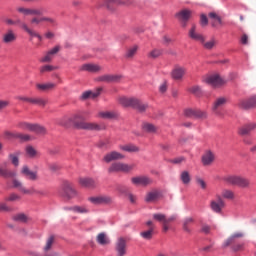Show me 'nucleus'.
<instances>
[{"instance_id": "obj_1", "label": "nucleus", "mask_w": 256, "mask_h": 256, "mask_svg": "<svg viewBox=\"0 0 256 256\" xmlns=\"http://www.w3.org/2000/svg\"><path fill=\"white\" fill-rule=\"evenodd\" d=\"M69 121L73 123L76 129H83L84 131H101V125L95 122H85V118L80 112L73 114L69 118Z\"/></svg>"}, {"instance_id": "obj_2", "label": "nucleus", "mask_w": 256, "mask_h": 256, "mask_svg": "<svg viewBox=\"0 0 256 256\" xmlns=\"http://www.w3.org/2000/svg\"><path fill=\"white\" fill-rule=\"evenodd\" d=\"M222 181H224L226 185L240 187V189H247L251 185V181H249L248 178L239 175H226L222 178Z\"/></svg>"}, {"instance_id": "obj_3", "label": "nucleus", "mask_w": 256, "mask_h": 256, "mask_svg": "<svg viewBox=\"0 0 256 256\" xmlns=\"http://www.w3.org/2000/svg\"><path fill=\"white\" fill-rule=\"evenodd\" d=\"M61 195L64 199H67V201H71V199H75V197L79 195V192H77L73 183L64 181L61 186Z\"/></svg>"}, {"instance_id": "obj_4", "label": "nucleus", "mask_w": 256, "mask_h": 256, "mask_svg": "<svg viewBox=\"0 0 256 256\" xmlns=\"http://www.w3.org/2000/svg\"><path fill=\"white\" fill-rule=\"evenodd\" d=\"M18 126L20 129H23L24 131H30L31 133H36V135H45V133H47V129L40 124L21 122Z\"/></svg>"}, {"instance_id": "obj_5", "label": "nucleus", "mask_w": 256, "mask_h": 256, "mask_svg": "<svg viewBox=\"0 0 256 256\" xmlns=\"http://www.w3.org/2000/svg\"><path fill=\"white\" fill-rule=\"evenodd\" d=\"M134 167V164L129 165L122 162H116L110 165L108 173H129V171H133Z\"/></svg>"}, {"instance_id": "obj_6", "label": "nucleus", "mask_w": 256, "mask_h": 256, "mask_svg": "<svg viewBox=\"0 0 256 256\" xmlns=\"http://www.w3.org/2000/svg\"><path fill=\"white\" fill-rule=\"evenodd\" d=\"M16 11L23 15V17H29L31 15L41 17V15H45V8H27L20 6L16 8Z\"/></svg>"}, {"instance_id": "obj_7", "label": "nucleus", "mask_w": 256, "mask_h": 256, "mask_svg": "<svg viewBox=\"0 0 256 256\" xmlns=\"http://www.w3.org/2000/svg\"><path fill=\"white\" fill-rule=\"evenodd\" d=\"M225 105H227V98L225 97H219L214 101L212 105V112L216 117H224L225 114L223 113V107H225Z\"/></svg>"}, {"instance_id": "obj_8", "label": "nucleus", "mask_w": 256, "mask_h": 256, "mask_svg": "<svg viewBox=\"0 0 256 256\" xmlns=\"http://www.w3.org/2000/svg\"><path fill=\"white\" fill-rule=\"evenodd\" d=\"M13 187L18 189L20 193H23V195H45L43 191L35 190V188L27 189L25 186H23V183L21 181L14 179L13 180Z\"/></svg>"}, {"instance_id": "obj_9", "label": "nucleus", "mask_w": 256, "mask_h": 256, "mask_svg": "<svg viewBox=\"0 0 256 256\" xmlns=\"http://www.w3.org/2000/svg\"><path fill=\"white\" fill-rule=\"evenodd\" d=\"M115 251L117 256L127 255V240L123 237L117 239L115 244Z\"/></svg>"}, {"instance_id": "obj_10", "label": "nucleus", "mask_w": 256, "mask_h": 256, "mask_svg": "<svg viewBox=\"0 0 256 256\" xmlns=\"http://www.w3.org/2000/svg\"><path fill=\"white\" fill-rule=\"evenodd\" d=\"M59 51H61V46L60 45L54 46L52 49H50L48 52H46V54L44 56H42L39 59V62L40 63H51V61H53V57H55V55H57V53H59Z\"/></svg>"}, {"instance_id": "obj_11", "label": "nucleus", "mask_w": 256, "mask_h": 256, "mask_svg": "<svg viewBox=\"0 0 256 256\" xmlns=\"http://www.w3.org/2000/svg\"><path fill=\"white\" fill-rule=\"evenodd\" d=\"M224 207H225V201H223V198L221 197V195H217L216 200H212L210 202V209H212L214 213H221Z\"/></svg>"}, {"instance_id": "obj_12", "label": "nucleus", "mask_w": 256, "mask_h": 256, "mask_svg": "<svg viewBox=\"0 0 256 256\" xmlns=\"http://www.w3.org/2000/svg\"><path fill=\"white\" fill-rule=\"evenodd\" d=\"M123 79L122 75H102L96 78L99 83H119Z\"/></svg>"}, {"instance_id": "obj_13", "label": "nucleus", "mask_w": 256, "mask_h": 256, "mask_svg": "<svg viewBox=\"0 0 256 256\" xmlns=\"http://www.w3.org/2000/svg\"><path fill=\"white\" fill-rule=\"evenodd\" d=\"M204 81L207 83V85H211V87H221V85L225 83L219 74L210 75Z\"/></svg>"}, {"instance_id": "obj_14", "label": "nucleus", "mask_w": 256, "mask_h": 256, "mask_svg": "<svg viewBox=\"0 0 256 256\" xmlns=\"http://www.w3.org/2000/svg\"><path fill=\"white\" fill-rule=\"evenodd\" d=\"M210 24L214 29H219L220 27H223V19H221V16L217 15L215 12H210L208 14Z\"/></svg>"}, {"instance_id": "obj_15", "label": "nucleus", "mask_w": 256, "mask_h": 256, "mask_svg": "<svg viewBox=\"0 0 256 256\" xmlns=\"http://www.w3.org/2000/svg\"><path fill=\"white\" fill-rule=\"evenodd\" d=\"M186 73H187V68L183 66H175V68L172 70L171 77L175 81H181V79L185 77Z\"/></svg>"}, {"instance_id": "obj_16", "label": "nucleus", "mask_w": 256, "mask_h": 256, "mask_svg": "<svg viewBox=\"0 0 256 256\" xmlns=\"http://www.w3.org/2000/svg\"><path fill=\"white\" fill-rule=\"evenodd\" d=\"M78 183L85 189H95L97 187V182L93 178L89 177L79 178Z\"/></svg>"}, {"instance_id": "obj_17", "label": "nucleus", "mask_w": 256, "mask_h": 256, "mask_svg": "<svg viewBox=\"0 0 256 256\" xmlns=\"http://www.w3.org/2000/svg\"><path fill=\"white\" fill-rule=\"evenodd\" d=\"M188 36L193 41H198V43H205V36H203V34L197 32L196 25L192 26V28L189 30Z\"/></svg>"}, {"instance_id": "obj_18", "label": "nucleus", "mask_w": 256, "mask_h": 256, "mask_svg": "<svg viewBox=\"0 0 256 256\" xmlns=\"http://www.w3.org/2000/svg\"><path fill=\"white\" fill-rule=\"evenodd\" d=\"M121 159H125V155L117 151L109 152L103 158L105 163H111V161H121Z\"/></svg>"}, {"instance_id": "obj_19", "label": "nucleus", "mask_w": 256, "mask_h": 256, "mask_svg": "<svg viewBox=\"0 0 256 256\" xmlns=\"http://www.w3.org/2000/svg\"><path fill=\"white\" fill-rule=\"evenodd\" d=\"M176 19L178 21H182L184 23L183 27H187V21L191 19V11L190 10H182L175 14Z\"/></svg>"}, {"instance_id": "obj_20", "label": "nucleus", "mask_w": 256, "mask_h": 256, "mask_svg": "<svg viewBox=\"0 0 256 256\" xmlns=\"http://www.w3.org/2000/svg\"><path fill=\"white\" fill-rule=\"evenodd\" d=\"M133 185H142L143 187H146V185H151L153 183V180L147 176H140V177H133L131 179Z\"/></svg>"}, {"instance_id": "obj_21", "label": "nucleus", "mask_w": 256, "mask_h": 256, "mask_svg": "<svg viewBox=\"0 0 256 256\" xmlns=\"http://www.w3.org/2000/svg\"><path fill=\"white\" fill-rule=\"evenodd\" d=\"M17 173L7 169V163L4 162L0 165V177H5V179H13Z\"/></svg>"}, {"instance_id": "obj_22", "label": "nucleus", "mask_w": 256, "mask_h": 256, "mask_svg": "<svg viewBox=\"0 0 256 256\" xmlns=\"http://www.w3.org/2000/svg\"><path fill=\"white\" fill-rule=\"evenodd\" d=\"M21 173L26 177V179H29V181H37V179H39L37 172L31 171L28 166H23Z\"/></svg>"}, {"instance_id": "obj_23", "label": "nucleus", "mask_w": 256, "mask_h": 256, "mask_svg": "<svg viewBox=\"0 0 256 256\" xmlns=\"http://www.w3.org/2000/svg\"><path fill=\"white\" fill-rule=\"evenodd\" d=\"M132 109H135L138 113H145L149 109V104L135 98Z\"/></svg>"}, {"instance_id": "obj_24", "label": "nucleus", "mask_w": 256, "mask_h": 256, "mask_svg": "<svg viewBox=\"0 0 256 256\" xmlns=\"http://www.w3.org/2000/svg\"><path fill=\"white\" fill-rule=\"evenodd\" d=\"M255 129H256V124H254V123L246 124L239 128L238 133H239V135H242L243 137H245L247 135H251V133H253V131H255Z\"/></svg>"}, {"instance_id": "obj_25", "label": "nucleus", "mask_w": 256, "mask_h": 256, "mask_svg": "<svg viewBox=\"0 0 256 256\" xmlns=\"http://www.w3.org/2000/svg\"><path fill=\"white\" fill-rule=\"evenodd\" d=\"M238 106L241 109H252V107H256V96L249 98L247 100H241L238 103Z\"/></svg>"}, {"instance_id": "obj_26", "label": "nucleus", "mask_w": 256, "mask_h": 256, "mask_svg": "<svg viewBox=\"0 0 256 256\" xmlns=\"http://www.w3.org/2000/svg\"><path fill=\"white\" fill-rule=\"evenodd\" d=\"M213 161H215V154L211 150L206 151L202 156V164L207 167L211 165Z\"/></svg>"}, {"instance_id": "obj_27", "label": "nucleus", "mask_w": 256, "mask_h": 256, "mask_svg": "<svg viewBox=\"0 0 256 256\" xmlns=\"http://www.w3.org/2000/svg\"><path fill=\"white\" fill-rule=\"evenodd\" d=\"M3 43L9 44V43H15L17 41V34L13 30H8L3 36H2Z\"/></svg>"}, {"instance_id": "obj_28", "label": "nucleus", "mask_w": 256, "mask_h": 256, "mask_svg": "<svg viewBox=\"0 0 256 256\" xmlns=\"http://www.w3.org/2000/svg\"><path fill=\"white\" fill-rule=\"evenodd\" d=\"M103 69L97 64H84L81 66L80 71H88V73H99Z\"/></svg>"}, {"instance_id": "obj_29", "label": "nucleus", "mask_w": 256, "mask_h": 256, "mask_svg": "<svg viewBox=\"0 0 256 256\" xmlns=\"http://www.w3.org/2000/svg\"><path fill=\"white\" fill-rule=\"evenodd\" d=\"M103 91L102 87H99L96 89V91H86L82 93V99H95L96 97H99L101 95V92Z\"/></svg>"}, {"instance_id": "obj_30", "label": "nucleus", "mask_w": 256, "mask_h": 256, "mask_svg": "<svg viewBox=\"0 0 256 256\" xmlns=\"http://www.w3.org/2000/svg\"><path fill=\"white\" fill-rule=\"evenodd\" d=\"M25 153L29 157V159H37V157L41 156V153L35 149V147L29 145L25 148Z\"/></svg>"}, {"instance_id": "obj_31", "label": "nucleus", "mask_w": 256, "mask_h": 256, "mask_svg": "<svg viewBox=\"0 0 256 256\" xmlns=\"http://www.w3.org/2000/svg\"><path fill=\"white\" fill-rule=\"evenodd\" d=\"M242 237H245V233L235 232L224 242L225 247H229V245L235 242V239H242Z\"/></svg>"}, {"instance_id": "obj_32", "label": "nucleus", "mask_w": 256, "mask_h": 256, "mask_svg": "<svg viewBox=\"0 0 256 256\" xmlns=\"http://www.w3.org/2000/svg\"><path fill=\"white\" fill-rule=\"evenodd\" d=\"M118 103L122 105V107H132L135 103V98H127L125 96H122L118 99Z\"/></svg>"}, {"instance_id": "obj_33", "label": "nucleus", "mask_w": 256, "mask_h": 256, "mask_svg": "<svg viewBox=\"0 0 256 256\" xmlns=\"http://www.w3.org/2000/svg\"><path fill=\"white\" fill-rule=\"evenodd\" d=\"M55 87H57V83L53 82H48L45 84H36V88L38 89V91H51L55 89Z\"/></svg>"}, {"instance_id": "obj_34", "label": "nucleus", "mask_w": 256, "mask_h": 256, "mask_svg": "<svg viewBox=\"0 0 256 256\" xmlns=\"http://www.w3.org/2000/svg\"><path fill=\"white\" fill-rule=\"evenodd\" d=\"M21 29H22V31L27 33V35H29L30 37H36V38L39 37V33L37 31L31 29L29 27V24H27V22L21 24Z\"/></svg>"}, {"instance_id": "obj_35", "label": "nucleus", "mask_w": 256, "mask_h": 256, "mask_svg": "<svg viewBox=\"0 0 256 256\" xmlns=\"http://www.w3.org/2000/svg\"><path fill=\"white\" fill-rule=\"evenodd\" d=\"M159 197H161L159 191H152L146 195L145 201L146 203H155V201H157Z\"/></svg>"}, {"instance_id": "obj_36", "label": "nucleus", "mask_w": 256, "mask_h": 256, "mask_svg": "<svg viewBox=\"0 0 256 256\" xmlns=\"http://www.w3.org/2000/svg\"><path fill=\"white\" fill-rule=\"evenodd\" d=\"M65 211H73L74 213L85 214L89 213V209L85 206H73V207H65Z\"/></svg>"}, {"instance_id": "obj_37", "label": "nucleus", "mask_w": 256, "mask_h": 256, "mask_svg": "<svg viewBox=\"0 0 256 256\" xmlns=\"http://www.w3.org/2000/svg\"><path fill=\"white\" fill-rule=\"evenodd\" d=\"M47 103V99L41 97H32L30 100V105H38L39 107H45Z\"/></svg>"}, {"instance_id": "obj_38", "label": "nucleus", "mask_w": 256, "mask_h": 256, "mask_svg": "<svg viewBox=\"0 0 256 256\" xmlns=\"http://www.w3.org/2000/svg\"><path fill=\"white\" fill-rule=\"evenodd\" d=\"M175 219H177L176 216H170L167 218H165V222L164 224H162V231L163 233H167V231H169V229H171L170 224L173 223V221H175Z\"/></svg>"}, {"instance_id": "obj_39", "label": "nucleus", "mask_w": 256, "mask_h": 256, "mask_svg": "<svg viewBox=\"0 0 256 256\" xmlns=\"http://www.w3.org/2000/svg\"><path fill=\"white\" fill-rule=\"evenodd\" d=\"M142 129L145 133H157L159 128L155 124L146 122L142 125Z\"/></svg>"}, {"instance_id": "obj_40", "label": "nucleus", "mask_w": 256, "mask_h": 256, "mask_svg": "<svg viewBox=\"0 0 256 256\" xmlns=\"http://www.w3.org/2000/svg\"><path fill=\"white\" fill-rule=\"evenodd\" d=\"M221 198L233 201V199H235V192L231 189H223L221 192Z\"/></svg>"}, {"instance_id": "obj_41", "label": "nucleus", "mask_w": 256, "mask_h": 256, "mask_svg": "<svg viewBox=\"0 0 256 256\" xmlns=\"http://www.w3.org/2000/svg\"><path fill=\"white\" fill-rule=\"evenodd\" d=\"M56 69H57L56 66H53L51 64H45L39 68V71H40V75H45V73H52V71H56Z\"/></svg>"}, {"instance_id": "obj_42", "label": "nucleus", "mask_w": 256, "mask_h": 256, "mask_svg": "<svg viewBox=\"0 0 256 256\" xmlns=\"http://www.w3.org/2000/svg\"><path fill=\"white\" fill-rule=\"evenodd\" d=\"M13 221H17L18 223H27L31 221V218L27 216V214L19 213L13 216Z\"/></svg>"}, {"instance_id": "obj_43", "label": "nucleus", "mask_w": 256, "mask_h": 256, "mask_svg": "<svg viewBox=\"0 0 256 256\" xmlns=\"http://www.w3.org/2000/svg\"><path fill=\"white\" fill-rule=\"evenodd\" d=\"M180 181H182L183 185H189V183H191V174L189 171L184 170L181 172Z\"/></svg>"}, {"instance_id": "obj_44", "label": "nucleus", "mask_w": 256, "mask_h": 256, "mask_svg": "<svg viewBox=\"0 0 256 256\" xmlns=\"http://www.w3.org/2000/svg\"><path fill=\"white\" fill-rule=\"evenodd\" d=\"M153 235H155V230H153V228H149L148 230L140 233V237L146 241H151V239H153Z\"/></svg>"}, {"instance_id": "obj_45", "label": "nucleus", "mask_w": 256, "mask_h": 256, "mask_svg": "<svg viewBox=\"0 0 256 256\" xmlns=\"http://www.w3.org/2000/svg\"><path fill=\"white\" fill-rule=\"evenodd\" d=\"M137 51H139V46L134 45V46L130 47L125 53V58L133 59V57H135V55H137Z\"/></svg>"}, {"instance_id": "obj_46", "label": "nucleus", "mask_w": 256, "mask_h": 256, "mask_svg": "<svg viewBox=\"0 0 256 256\" xmlns=\"http://www.w3.org/2000/svg\"><path fill=\"white\" fill-rule=\"evenodd\" d=\"M96 241L99 243V245H109L110 243L109 238H107V234L103 232L97 235Z\"/></svg>"}, {"instance_id": "obj_47", "label": "nucleus", "mask_w": 256, "mask_h": 256, "mask_svg": "<svg viewBox=\"0 0 256 256\" xmlns=\"http://www.w3.org/2000/svg\"><path fill=\"white\" fill-rule=\"evenodd\" d=\"M121 151H127L128 153H137L139 151V147L133 144H126L120 146Z\"/></svg>"}, {"instance_id": "obj_48", "label": "nucleus", "mask_w": 256, "mask_h": 256, "mask_svg": "<svg viewBox=\"0 0 256 256\" xmlns=\"http://www.w3.org/2000/svg\"><path fill=\"white\" fill-rule=\"evenodd\" d=\"M100 119H115L116 115L111 111H101L98 113Z\"/></svg>"}, {"instance_id": "obj_49", "label": "nucleus", "mask_w": 256, "mask_h": 256, "mask_svg": "<svg viewBox=\"0 0 256 256\" xmlns=\"http://www.w3.org/2000/svg\"><path fill=\"white\" fill-rule=\"evenodd\" d=\"M191 225H193V218L188 217L183 221V229L186 233H191Z\"/></svg>"}, {"instance_id": "obj_50", "label": "nucleus", "mask_w": 256, "mask_h": 256, "mask_svg": "<svg viewBox=\"0 0 256 256\" xmlns=\"http://www.w3.org/2000/svg\"><path fill=\"white\" fill-rule=\"evenodd\" d=\"M53 243H55V236H50L46 240V244L44 246V252L47 253L48 251H51V247H53Z\"/></svg>"}, {"instance_id": "obj_51", "label": "nucleus", "mask_w": 256, "mask_h": 256, "mask_svg": "<svg viewBox=\"0 0 256 256\" xmlns=\"http://www.w3.org/2000/svg\"><path fill=\"white\" fill-rule=\"evenodd\" d=\"M165 218L166 215L163 213H154L152 215V219H154V221H157L158 223H162V225H165Z\"/></svg>"}, {"instance_id": "obj_52", "label": "nucleus", "mask_w": 256, "mask_h": 256, "mask_svg": "<svg viewBox=\"0 0 256 256\" xmlns=\"http://www.w3.org/2000/svg\"><path fill=\"white\" fill-rule=\"evenodd\" d=\"M190 93L192 95H195V97H201L203 95V90H201V87L199 86H193L189 89Z\"/></svg>"}, {"instance_id": "obj_53", "label": "nucleus", "mask_w": 256, "mask_h": 256, "mask_svg": "<svg viewBox=\"0 0 256 256\" xmlns=\"http://www.w3.org/2000/svg\"><path fill=\"white\" fill-rule=\"evenodd\" d=\"M202 45L204 49L211 50L213 49V47H215V45H217V40H215V38H212L210 41L202 43Z\"/></svg>"}, {"instance_id": "obj_54", "label": "nucleus", "mask_w": 256, "mask_h": 256, "mask_svg": "<svg viewBox=\"0 0 256 256\" xmlns=\"http://www.w3.org/2000/svg\"><path fill=\"white\" fill-rule=\"evenodd\" d=\"M9 159L15 167H19V153L10 154Z\"/></svg>"}, {"instance_id": "obj_55", "label": "nucleus", "mask_w": 256, "mask_h": 256, "mask_svg": "<svg viewBox=\"0 0 256 256\" xmlns=\"http://www.w3.org/2000/svg\"><path fill=\"white\" fill-rule=\"evenodd\" d=\"M48 169L51 171V173H58V171H61V165L57 163H49Z\"/></svg>"}, {"instance_id": "obj_56", "label": "nucleus", "mask_w": 256, "mask_h": 256, "mask_svg": "<svg viewBox=\"0 0 256 256\" xmlns=\"http://www.w3.org/2000/svg\"><path fill=\"white\" fill-rule=\"evenodd\" d=\"M113 198L111 196H100V205H111Z\"/></svg>"}, {"instance_id": "obj_57", "label": "nucleus", "mask_w": 256, "mask_h": 256, "mask_svg": "<svg viewBox=\"0 0 256 256\" xmlns=\"http://www.w3.org/2000/svg\"><path fill=\"white\" fill-rule=\"evenodd\" d=\"M194 117H196L197 119H207V112L199 110V109H195Z\"/></svg>"}, {"instance_id": "obj_58", "label": "nucleus", "mask_w": 256, "mask_h": 256, "mask_svg": "<svg viewBox=\"0 0 256 256\" xmlns=\"http://www.w3.org/2000/svg\"><path fill=\"white\" fill-rule=\"evenodd\" d=\"M5 23H6V25H18L20 27V29H21V24H23L25 22L21 21V19H17V20L14 21L11 18H7L5 20Z\"/></svg>"}, {"instance_id": "obj_59", "label": "nucleus", "mask_w": 256, "mask_h": 256, "mask_svg": "<svg viewBox=\"0 0 256 256\" xmlns=\"http://www.w3.org/2000/svg\"><path fill=\"white\" fill-rule=\"evenodd\" d=\"M162 54L163 51L159 49H154L148 54V57H150V59H157V57H161Z\"/></svg>"}, {"instance_id": "obj_60", "label": "nucleus", "mask_w": 256, "mask_h": 256, "mask_svg": "<svg viewBox=\"0 0 256 256\" xmlns=\"http://www.w3.org/2000/svg\"><path fill=\"white\" fill-rule=\"evenodd\" d=\"M42 21L43 23H49L52 27L57 26V20H55V18L43 16Z\"/></svg>"}, {"instance_id": "obj_61", "label": "nucleus", "mask_w": 256, "mask_h": 256, "mask_svg": "<svg viewBox=\"0 0 256 256\" xmlns=\"http://www.w3.org/2000/svg\"><path fill=\"white\" fill-rule=\"evenodd\" d=\"M200 25L202 27H207L209 25V19L207 18V15L201 14V16H200Z\"/></svg>"}, {"instance_id": "obj_62", "label": "nucleus", "mask_w": 256, "mask_h": 256, "mask_svg": "<svg viewBox=\"0 0 256 256\" xmlns=\"http://www.w3.org/2000/svg\"><path fill=\"white\" fill-rule=\"evenodd\" d=\"M97 147L99 149H109V140H101L98 142Z\"/></svg>"}, {"instance_id": "obj_63", "label": "nucleus", "mask_w": 256, "mask_h": 256, "mask_svg": "<svg viewBox=\"0 0 256 256\" xmlns=\"http://www.w3.org/2000/svg\"><path fill=\"white\" fill-rule=\"evenodd\" d=\"M6 201H11V202H14V201H21V196H19L18 194L12 193V194H10V195L6 198Z\"/></svg>"}, {"instance_id": "obj_64", "label": "nucleus", "mask_w": 256, "mask_h": 256, "mask_svg": "<svg viewBox=\"0 0 256 256\" xmlns=\"http://www.w3.org/2000/svg\"><path fill=\"white\" fill-rule=\"evenodd\" d=\"M17 138L16 139H20V141H31V136L28 135V134H22V133H19L16 134Z\"/></svg>"}]
</instances>
